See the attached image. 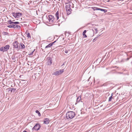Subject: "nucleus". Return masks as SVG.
I'll list each match as a JSON object with an SVG mask.
<instances>
[{"label": "nucleus", "mask_w": 132, "mask_h": 132, "mask_svg": "<svg viewBox=\"0 0 132 132\" xmlns=\"http://www.w3.org/2000/svg\"><path fill=\"white\" fill-rule=\"evenodd\" d=\"M12 87H13L12 86H11Z\"/></svg>", "instance_id": "46"}, {"label": "nucleus", "mask_w": 132, "mask_h": 132, "mask_svg": "<svg viewBox=\"0 0 132 132\" xmlns=\"http://www.w3.org/2000/svg\"><path fill=\"white\" fill-rule=\"evenodd\" d=\"M21 76V75H20V78Z\"/></svg>", "instance_id": "42"}, {"label": "nucleus", "mask_w": 132, "mask_h": 132, "mask_svg": "<svg viewBox=\"0 0 132 132\" xmlns=\"http://www.w3.org/2000/svg\"><path fill=\"white\" fill-rule=\"evenodd\" d=\"M12 15L14 16L15 18H19L21 15H22L21 13L19 12L18 13H14L12 12L11 13Z\"/></svg>", "instance_id": "4"}, {"label": "nucleus", "mask_w": 132, "mask_h": 132, "mask_svg": "<svg viewBox=\"0 0 132 132\" xmlns=\"http://www.w3.org/2000/svg\"><path fill=\"white\" fill-rule=\"evenodd\" d=\"M129 59V58H128V57L127 59V60H128Z\"/></svg>", "instance_id": "35"}, {"label": "nucleus", "mask_w": 132, "mask_h": 132, "mask_svg": "<svg viewBox=\"0 0 132 132\" xmlns=\"http://www.w3.org/2000/svg\"><path fill=\"white\" fill-rule=\"evenodd\" d=\"M23 52L24 53H25V52L24 51Z\"/></svg>", "instance_id": "43"}, {"label": "nucleus", "mask_w": 132, "mask_h": 132, "mask_svg": "<svg viewBox=\"0 0 132 132\" xmlns=\"http://www.w3.org/2000/svg\"><path fill=\"white\" fill-rule=\"evenodd\" d=\"M10 47V46L9 45H7L4 47H2L0 48V51H7Z\"/></svg>", "instance_id": "5"}, {"label": "nucleus", "mask_w": 132, "mask_h": 132, "mask_svg": "<svg viewBox=\"0 0 132 132\" xmlns=\"http://www.w3.org/2000/svg\"><path fill=\"white\" fill-rule=\"evenodd\" d=\"M62 39L63 40H64V38H62Z\"/></svg>", "instance_id": "40"}, {"label": "nucleus", "mask_w": 132, "mask_h": 132, "mask_svg": "<svg viewBox=\"0 0 132 132\" xmlns=\"http://www.w3.org/2000/svg\"><path fill=\"white\" fill-rule=\"evenodd\" d=\"M47 59V65H50L52 64L53 62L52 58L51 57H48Z\"/></svg>", "instance_id": "8"}, {"label": "nucleus", "mask_w": 132, "mask_h": 132, "mask_svg": "<svg viewBox=\"0 0 132 132\" xmlns=\"http://www.w3.org/2000/svg\"><path fill=\"white\" fill-rule=\"evenodd\" d=\"M3 34L4 35H8L9 34V33L7 32H4L3 33Z\"/></svg>", "instance_id": "27"}, {"label": "nucleus", "mask_w": 132, "mask_h": 132, "mask_svg": "<svg viewBox=\"0 0 132 132\" xmlns=\"http://www.w3.org/2000/svg\"><path fill=\"white\" fill-rule=\"evenodd\" d=\"M55 15L56 17L57 18V20H58L59 18V14L58 11H57L56 13L55 14Z\"/></svg>", "instance_id": "16"}, {"label": "nucleus", "mask_w": 132, "mask_h": 132, "mask_svg": "<svg viewBox=\"0 0 132 132\" xmlns=\"http://www.w3.org/2000/svg\"><path fill=\"white\" fill-rule=\"evenodd\" d=\"M13 45L15 48H18V47L19 44L17 41H15L13 43Z\"/></svg>", "instance_id": "10"}, {"label": "nucleus", "mask_w": 132, "mask_h": 132, "mask_svg": "<svg viewBox=\"0 0 132 132\" xmlns=\"http://www.w3.org/2000/svg\"><path fill=\"white\" fill-rule=\"evenodd\" d=\"M115 95V96H114L113 97V99L114 100V101H117L118 100V96L116 95Z\"/></svg>", "instance_id": "14"}, {"label": "nucleus", "mask_w": 132, "mask_h": 132, "mask_svg": "<svg viewBox=\"0 0 132 132\" xmlns=\"http://www.w3.org/2000/svg\"><path fill=\"white\" fill-rule=\"evenodd\" d=\"M65 9L68 15H69L71 13L72 10L70 7V5H67L65 6Z\"/></svg>", "instance_id": "3"}, {"label": "nucleus", "mask_w": 132, "mask_h": 132, "mask_svg": "<svg viewBox=\"0 0 132 132\" xmlns=\"http://www.w3.org/2000/svg\"><path fill=\"white\" fill-rule=\"evenodd\" d=\"M27 37L29 38L30 39L31 38V36H30V34L29 33H28L27 34Z\"/></svg>", "instance_id": "24"}, {"label": "nucleus", "mask_w": 132, "mask_h": 132, "mask_svg": "<svg viewBox=\"0 0 132 132\" xmlns=\"http://www.w3.org/2000/svg\"><path fill=\"white\" fill-rule=\"evenodd\" d=\"M37 75V74H35V79L36 78V75Z\"/></svg>", "instance_id": "36"}, {"label": "nucleus", "mask_w": 132, "mask_h": 132, "mask_svg": "<svg viewBox=\"0 0 132 132\" xmlns=\"http://www.w3.org/2000/svg\"><path fill=\"white\" fill-rule=\"evenodd\" d=\"M99 10H100L102 11H104V12H106L107 11V10L105 9H100H100H99Z\"/></svg>", "instance_id": "21"}, {"label": "nucleus", "mask_w": 132, "mask_h": 132, "mask_svg": "<svg viewBox=\"0 0 132 132\" xmlns=\"http://www.w3.org/2000/svg\"><path fill=\"white\" fill-rule=\"evenodd\" d=\"M22 80V81L24 80Z\"/></svg>", "instance_id": "45"}, {"label": "nucleus", "mask_w": 132, "mask_h": 132, "mask_svg": "<svg viewBox=\"0 0 132 132\" xmlns=\"http://www.w3.org/2000/svg\"><path fill=\"white\" fill-rule=\"evenodd\" d=\"M35 112L36 113H37L38 114V115L39 116H41V115L40 113L38 110H36V111Z\"/></svg>", "instance_id": "22"}, {"label": "nucleus", "mask_w": 132, "mask_h": 132, "mask_svg": "<svg viewBox=\"0 0 132 132\" xmlns=\"http://www.w3.org/2000/svg\"><path fill=\"white\" fill-rule=\"evenodd\" d=\"M40 127V124L39 123H36L35 126L32 128V130H39Z\"/></svg>", "instance_id": "7"}, {"label": "nucleus", "mask_w": 132, "mask_h": 132, "mask_svg": "<svg viewBox=\"0 0 132 132\" xmlns=\"http://www.w3.org/2000/svg\"><path fill=\"white\" fill-rule=\"evenodd\" d=\"M8 23L10 24H13L14 22H12L11 20H10L7 21Z\"/></svg>", "instance_id": "20"}, {"label": "nucleus", "mask_w": 132, "mask_h": 132, "mask_svg": "<svg viewBox=\"0 0 132 132\" xmlns=\"http://www.w3.org/2000/svg\"><path fill=\"white\" fill-rule=\"evenodd\" d=\"M53 45V43H50L47 46H46L45 48V49H47V48H51Z\"/></svg>", "instance_id": "12"}, {"label": "nucleus", "mask_w": 132, "mask_h": 132, "mask_svg": "<svg viewBox=\"0 0 132 132\" xmlns=\"http://www.w3.org/2000/svg\"><path fill=\"white\" fill-rule=\"evenodd\" d=\"M35 49L34 50V51L32 52H30V54H29V55H33V52H34V51H35Z\"/></svg>", "instance_id": "29"}, {"label": "nucleus", "mask_w": 132, "mask_h": 132, "mask_svg": "<svg viewBox=\"0 0 132 132\" xmlns=\"http://www.w3.org/2000/svg\"><path fill=\"white\" fill-rule=\"evenodd\" d=\"M19 22H14L13 24H19Z\"/></svg>", "instance_id": "30"}, {"label": "nucleus", "mask_w": 132, "mask_h": 132, "mask_svg": "<svg viewBox=\"0 0 132 132\" xmlns=\"http://www.w3.org/2000/svg\"><path fill=\"white\" fill-rule=\"evenodd\" d=\"M23 132H27L26 131L24 130Z\"/></svg>", "instance_id": "38"}, {"label": "nucleus", "mask_w": 132, "mask_h": 132, "mask_svg": "<svg viewBox=\"0 0 132 132\" xmlns=\"http://www.w3.org/2000/svg\"><path fill=\"white\" fill-rule=\"evenodd\" d=\"M112 96L113 95L112 94L111 96L109 98V102L111 101L112 99H113Z\"/></svg>", "instance_id": "23"}, {"label": "nucleus", "mask_w": 132, "mask_h": 132, "mask_svg": "<svg viewBox=\"0 0 132 132\" xmlns=\"http://www.w3.org/2000/svg\"><path fill=\"white\" fill-rule=\"evenodd\" d=\"M99 36H100V35H99L98 36H97V37L95 38H94L93 40V42H95L97 40V39L98 38V37Z\"/></svg>", "instance_id": "28"}, {"label": "nucleus", "mask_w": 132, "mask_h": 132, "mask_svg": "<svg viewBox=\"0 0 132 132\" xmlns=\"http://www.w3.org/2000/svg\"><path fill=\"white\" fill-rule=\"evenodd\" d=\"M41 49L42 50V51H43V49H42V48H41Z\"/></svg>", "instance_id": "39"}, {"label": "nucleus", "mask_w": 132, "mask_h": 132, "mask_svg": "<svg viewBox=\"0 0 132 132\" xmlns=\"http://www.w3.org/2000/svg\"><path fill=\"white\" fill-rule=\"evenodd\" d=\"M75 116V113L73 111H69L68 112L66 115V117L67 119L73 118Z\"/></svg>", "instance_id": "1"}, {"label": "nucleus", "mask_w": 132, "mask_h": 132, "mask_svg": "<svg viewBox=\"0 0 132 132\" xmlns=\"http://www.w3.org/2000/svg\"><path fill=\"white\" fill-rule=\"evenodd\" d=\"M100 8L97 7H94L93 9L94 10H99Z\"/></svg>", "instance_id": "25"}, {"label": "nucleus", "mask_w": 132, "mask_h": 132, "mask_svg": "<svg viewBox=\"0 0 132 132\" xmlns=\"http://www.w3.org/2000/svg\"><path fill=\"white\" fill-rule=\"evenodd\" d=\"M90 78V77L89 78V79L88 80V81H89V80Z\"/></svg>", "instance_id": "37"}, {"label": "nucleus", "mask_w": 132, "mask_h": 132, "mask_svg": "<svg viewBox=\"0 0 132 132\" xmlns=\"http://www.w3.org/2000/svg\"><path fill=\"white\" fill-rule=\"evenodd\" d=\"M49 122V119L48 118H45L44 121V123L47 124Z\"/></svg>", "instance_id": "11"}, {"label": "nucleus", "mask_w": 132, "mask_h": 132, "mask_svg": "<svg viewBox=\"0 0 132 132\" xmlns=\"http://www.w3.org/2000/svg\"><path fill=\"white\" fill-rule=\"evenodd\" d=\"M49 19V22L50 24H52L55 23L56 21L55 20L54 16L52 15H50L48 16Z\"/></svg>", "instance_id": "2"}, {"label": "nucleus", "mask_w": 132, "mask_h": 132, "mask_svg": "<svg viewBox=\"0 0 132 132\" xmlns=\"http://www.w3.org/2000/svg\"><path fill=\"white\" fill-rule=\"evenodd\" d=\"M56 40L54 42H52V43H53V44H54V43H55L56 42Z\"/></svg>", "instance_id": "33"}, {"label": "nucleus", "mask_w": 132, "mask_h": 132, "mask_svg": "<svg viewBox=\"0 0 132 132\" xmlns=\"http://www.w3.org/2000/svg\"><path fill=\"white\" fill-rule=\"evenodd\" d=\"M7 27L10 28H20V26L16 24H11L8 25Z\"/></svg>", "instance_id": "9"}, {"label": "nucleus", "mask_w": 132, "mask_h": 132, "mask_svg": "<svg viewBox=\"0 0 132 132\" xmlns=\"http://www.w3.org/2000/svg\"><path fill=\"white\" fill-rule=\"evenodd\" d=\"M9 89H10L9 91L10 90L11 93L12 92L14 93L16 90L14 88H9Z\"/></svg>", "instance_id": "17"}, {"label": "nucleus", "mask_w": 132, "mask_h": 132, "mask_svg": "<svg viewBox=\"0 0 132 132\" xmlns=\"http://www.w3.org/2000/svg\"><path fill=\"white\" fill-rule=\"evenodd\" d=\"M68 5H70V7L71 6L73 8L74 7V4L73 3H70V4H68Z\"/></svg>", "instance_id": "26"}, {"label": "nucleus", "mask_w": 132, "mask_h": 132, "mask_svg": "<svg viewBox=\"0 0 132 132\" xmlns=\"http://www.w3.org/2000/svg\"><path fill=\"white\" fill-rule=\"evenodd\" d=\"M81 96H79L77 98L76 102L77 103L79 102L81 100Z\"/></svg>", "instance_id": "18"}, {"label": "nucleus", "mask_w": 132, "mask_h": 132, "mask_svg": "<svg viewBox=\"0 0 132 132\" xmlns=\"http://www.w3.org/2000/svg\"><path fill=\"white\" fill-rule=\"evenodd\" d=\"M110 0H108V1H107V2H110Z\"/></svg>", "instance_id": "41"}, {"label": "nucleus", "mask_w": 132, "mask_h": 132, "mask_svg": "<svg viewBox=\"0 0 132 132\" xmlns=\"http://www.w3.org/2000/svg\"><path fill=\"white\" fill-rule=\"evenodd\" d=\"M65 62L63 63V64H62V66L64 64Z\"/></svg>", "instance_id": "34"}, {"label": "nucleus", "mask_w": 132, "mask_h": 132, "mask_svg": "<svg viewBox=\"0 0 132 132\" xmlns=\"http://www.w3.org/2000/svg\"><path fill=\"white\" fill-rule=\"evenodd\" d=\"M20 45L22 49H23L25 48V46L22 43L20 44Z\"/></svg>", "instance_id": "19"}, {"label": "nucleus", "mask_w": 132, "mask_h": 132, "mask_svg": "<svg viewBox=\"0 0 132 132\" xmlns=\"http://www.w3.org/2000/svg\"><path fill=\"white\" fill-rule=\"evenodd\" d=\"M94 29L96 31V33L97 32L98 30L97 28H94Z\"/></svg>", "instance_id": "31"}, {"label": "nucleus", "mask_w": 132, "mask_h": 132, "mask_svg": "<svg viewBox=\"0 0 132 132\" xmlns=\"http://www.w3.org/2000/svg\"><path fill=\"white\" fill-rule=\"evenodd\" d=\"M1 0H0V1H1Z\"/></svg>", "instance_id": "47"}, {"label": "nucleus", "mask_w": 132, "mask_h": 132, "mask_svg": "<svg viewBox=\"0 0 132 132\" xmlns=\"http://www.w3.org/2000/svg\"><path fill=\"white\" fill-rule=\"evenodd\" d=\"M86 32V30H85L82 33V35L84 37V38H86L87 36V35L85 34V33Z\"/></svg>", "instance_id": "15"}, {"label": "nucleus", "mask_w": 132, "mask_h": 132, "mask_svg": "<svg viewBox=\"0 0 132 132\" xmlns=\"http://www.w3.org/2000/svg\"><path fill=\"white\" fill-rule=\"evenodd\" d=\"M1 71V68H0V71Z\"/></svg>", "instance_id": "44"}, {"label": "nucleus", "mask_w": 132, "mask_h": 132, "mask_svg": "<svg viewBox=\"0 0 132 132\" xmlns=\"http://www.w3.org/2000/svg\"><path fill=\"white\" fill-rule=\"evenodd\" d=\"M44 21H45V22H47L48 23H49V19L48 17L46 16L45 17H44Z\"/></svg>", "instance_id": "13"}, {"label": "nucleus", "mask_w": 132, "mask_h": 132, "mask_svg": "<svg viewBox=\"0 0 132 132\" xmlns=\"http://www.w3.org/2000/svg\"><path fill=\"white\" fill-rule=\"evenodd\" d=\"M65 52L66 53H68V51L67 50H66L65 51Z\"/></svg>", "instance_id": "32"}, {"label": "nucleus", "mask_w": 132, "mask_h": 132, "mask_svg": "<svg viewBox=\"0 0 132 132\" xmlns=\"http://www.w3.org/2000/svg\"><path fill=\"white\" fill-rule=\"evenodd\" d=\"M64 69H62V70L56 71L53 73L52 75L58 76L64 72Z\"/></svg>", "instance_id": "6"}]
</instances>
